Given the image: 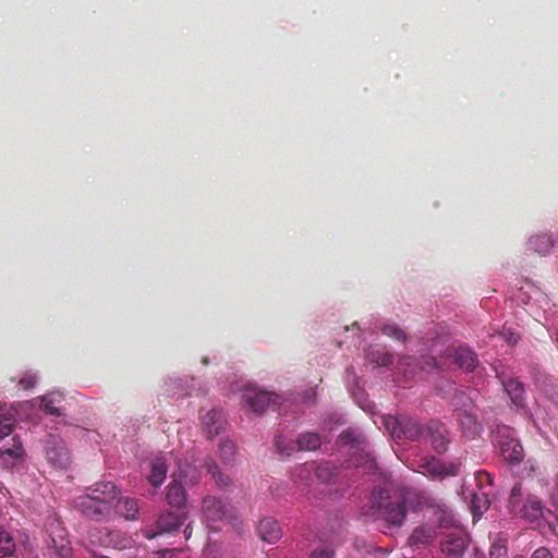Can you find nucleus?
Segmentation results:
<instances>
[{
  "label": "nucleus",
  "mask_w": 558,
  "mask_h": 558,
  "mask_svg": "<svg viewBox=\"0 0 558 558\" xmlns=\"http://www.w3.org/2000/svg\"><path fill=\"white\" fill-rule=\"evenodd\" d=\"M362 513L373 521H383L388 526L399 527L407 514L404 498L392 500L386 489H374Z\"/></svg>",
  "instance_id": "obj_1"
},
{
  "label": "nucleus",
  "mask_w": 558,
  "mask_h": 558,
  "mask_svg": "<svg viewBox=\"0 0 558 558\" xmlns=\"http://www.w3.org/2000/svg\"><path fill=\"white\" fill-rule=\"evenodd\" d=\"M117 487L111 482L98 483L90 493L78 498L77 507L90 519H99L110 510V504L117 498Z\"/></svg>",
  "instance_id": "obj_2"
},
{
  "label": "nucleus",
  "mask_w": 558,
  "mask_h": 558,
  "mask_svg": "<svg viewBox=\"0 0 558 558\" xmlns=\"http://www.w3.org/2000/svg\"><path fill=\"white\" fill-rule=\"evenodd\" d=\"M387 425H392L391 434L397 439L421 440L426 432V425L405 415L389 418Z\"/></svg>",
  "instance_id": "obj_3"
},
{
  "label": "nucleus",
  "mask_w": 558,
  "mask_h": 558,
  "mask_svg": "<svg viewBox=\"0 0 558 558\" xmlns=\"http://www.w3.org/2000/svg\"><path fill=\"white\" fill-rule=\"evenodd\" d=\"M25 450L17 436L11 438V444L0 445V468L12 470L24 460Z\"/></svg>",
  "instance_id": "obj_4"
},
{
  "label": "nucleus",
  "mask_w": 558,
  "mask_h": 558,
  "mask_svg": "<svg viewBox=\"0 0 558 558\" xmlns=\"http://www.w3.org/2000/svg\"><path fill=\"white\" fill-rule=\"evenodd\" d=\"M418 468L421 473L432 480H442L458 474V466L454 463H445L436 458H425Z\"/></svg>",
  "instance_id": "obj_5"
},
{
  "label": "nucleus",
  "mask_w": 558,
  "mask_h": 558,
  "mask_svg": "<svg viewBox=\"0 0 558 558\" xmlns=\"http://www.w3.org/2000/svg\"><path fill=\"white\" fill-rule=\"evenodd\" d=\"M279 396H272L266 390H260L246 383V405L256 412L263 413L268 408H275Z\"/></svg>",
  "instance_id": "obj_6"
},
{
  "label": "nucleus",
  "mask_w": 558,
  "mask_h": 558,
  "mask_svg": "<svg viewBox=\"0 0 558 558\" xmlns=\"http://www.w3.org/2000/svg\"><path fill=\"white\" fill-rule=\"evenodd\" d=\"M468 543L469 537L464 531H453L447 534L441 544V551L447 558H464Z\"/></svg>",
  "instance_id": "obj_7"
},
{
  "label": "nucleus",
  "mask_w": 558,
  "mask_h": 558,
  "mask_svg": "<svg viewBox=\"0 0 558 558\" xmlns=\"http://www.w3.org/2000/svg\"><path fill=\"white\" fill-rule=\"evenodd\" d=\"M447 434L448 432L444 424L438 421H432L426 425L423 439L429 441L436 452L442 453L447 450L449 444Z\"/></svg>",
  "instance_id": "obj_8"
},
{
  "label": "nucleus",
  "mask_w": 558,
  "mask_h": 558,
  "mask_svg": "<svg viewBox=\"0 0 558 558\" xmlns=\"http://www.w3.org/2000/svg\"><path fill=\"white\" fill-rule=\"evenodd\" d=\"M322 444L320 437L316 433H304L300 435L295 444L291 447H284L281 437L276 439L278 450L286 456H290L294 450H315Z\"/></svg>",
  "instance_id": "obj_9"
},
{
  "label": "nucleus",
  "mask_w": 558,
  "mask_h": 558,
  "mask_svg": "<svg viewBox=\"0 0 558 558\" xmlns=\"http://www.w3.org/2000/svg\"><path fill=\"white\" fill-rule=\"evenodd\" d=\"M203 511L207 521L217 522L222 519L231 520V509L216 497H206L203 500Z\"/></svg>",
  "instance_id": "obj_10"
},
{
  "label": "nucleus",
  "mask_w": 558,
  "mask_h": 558,
  "mask_svg": "<svg viewBox=\"0 0 558 558\" xmlns=\"http://www.w3.org/2000/svg\"><path fill=\"white\" fill-rule=\"evenodd\" d=\"M46 454L50 464L57 469L66 470L71 463L69 450L62 441H49Z\"/></svg>",
  "instance_id": "obj_11"
},
{
  "label": "nucleus",
  "mask_w": 558,
  "mask_h": 558,
  "mask_svg": "<svg viewBox=\"0 0 558 558\" xmlns=\"http://www.w3.org/2000/svg\"><path fill=\"white\" fill-rule=\"evenodd\" d=\"M184 520H185L184 517H181L174 512H171V511L165 512V513L160 514L157 520V530L158 531L156 533H151V532L147 531L145 533V536L150 539V538H154L157 534L169 533V532L175 531L177 529H179V526L181 524H183Z\"/></svg>",
  "instance_id": "obj_12"
},
{
  "label": "nucleus",
  "mask_w": 558,
  "mask_h": 558,
  "mask_svg": "<svg viewBox=\"0 0 558 558\" xmlns=\"http://www.w3.org/2000/svg\"><path fill=\"white\" fill-rule=\"evenodd\" d=\"M257 534L263 542L276 543L281 538L282 532L279 523L272 518H265L257 525Z\"/></svg>",
  "instance_id": "obj_13"
},
{
  "label": "nucleus",
  "mask_w": 558,
  "mask_h": 558,
  "mask_svg": "<svg viewBox=\"0 0 558 558\" xmlns=\"http://www.w3.org/2000/svg\"><path fill=\"white\" fill-rule=\"evenodd\" d=\"M223 424L225 418L219 411L210 410L202 416V425L208 438L217 436L223 428Z\"/></svg>",
  "instance_id": "obj_14"
},
{
  "label": "nucleus",
  "mask_w": 558,
  "mask_h": 558,
  "mask_svg": "<svg viewBox=\"0 0 558 558\" xmlns=\"http://www.w3.org/2000/svg\"><path fill=\"white\" fill-rule=\"evenodd\" d=\"M504 459L511 464H518L523 460V447L518 439L510 438L500 445Z\"/></svg>",
  "instance_id": "obj_15"
},
{
  "label": "nucleus",
  "mask_w": 558,
  "mask_h": 558,
  "mask_svg": "<svg viewBox=\"0 0 558 558\" xmlns=\"http://www.w3.org/2000/svg\"><path fill=\"white\" fill-rule=\"evenodd\" d=\"M502 386L508 393L511 402L518 407H524V388L521 381L515 378L502 379Z\"/></svg>",
  "instance_id": "obj_16"
},
{
  "label": "nucleus",
  "mask_w": 558,
  "mask_h": 558,
  "mask_svg": "<svg viewBox=\"0 0 558 558\" xmlns=\"http://www.w3.org/2000/svg\"><path fill=\"white\" fill-rule=\"evenodd\" d=\"M519 517H522L531 522L538 520L543 515L542 501L535 496H529L522 506Z\"/></svg>",
  "instance_id": "obj_17"
},
{
  "label": "nucleus",
  "mask_w": 558,
  "mask_h": 558,
  "mask_svg": "<svg viewBox=\"0 0 558 558\" xmlns=\"http://www.w3.org/2000/svg\"><path fill=\"white\" fill-rule=\"evenodd\" d=\"M97 541L102 546H110L117 549H124L132 545V539L119 531H108L104 537L100 536Z\"/></svg>",
  "instance_id": "obj_18"
},
{
  "label": "nucleus",
  "mask_w": 558,
  "mask_h": 558,
  "mask_svg": "<svg viewBox=\"0 0 558 558\" xmlns=\"http://www.w3.org/2000/svg\"><path fill=\"white\" fill-rule=\"evenodd\" d=\"M167 472H168V465H167L165 458L157 457L151 462V470H150V473H149L147 480L153 486L159 487L163 483Z\"/></svg>",
  "instance_id": "obj_19"
},
{
  "label": "nucleus",
  "mask_w": 558,
  "mask_h": 558,
  "mask_svg": "<svg viewBox=\"0 0 558 558\" xmlns=\"http://www.w3.org/2000/svg\"><path fill=\"white\" fill-rule=\"evenodd\" d=\"M527 245L530 250L536 252L539 255H547L551 252L554 247V240L551 235L547 233L536 234L531 236Z\"/></svg>",
  "instance_id": "obj_20"
},
{
  "label": "nucleus",
  "mask_w": 558,
  "mask_h": 558,
  "mask_svg": "<svg viewBox=\"0 0 558 558\" xmlns=\"http://www.w3.org/2000/svg\"><path fill=\"white\" fill-rule=\"evenodd\" d=\"M454 360L459 367L473 371L477 365L476 354L465 347H459L454 352Z\"/></svg>",
  "instance_id": "obj_21"
},
{
  "label": "nucleus",
  "mask_w": 558,
  "mask_h": 558,
  "mask_svg": "<svg viewBox=\"0 0 558 558\" xmlns=\"http://www.w3.org/2000/svg\"><path fill=\"white\" fill-rule=\"evenodd\" d=\"M167 501L172 507H183L186 501V493L183 486L177 481H172L167 490Z\"/></svg>",
  "instance_id": "obj_22"
},
{
  "label": "nucleus",
  "mask_w": 558,
  "mask_h": 558,
  "mask_svg": "<svg viewBox=\"0 0 558 558\" xmlns=\"http://www.w3.org/2000/svg\"><path fill=\"white\" fill-rule=\"evenodd\" d=\"M434 538V531L427 526L416 527L408 539L411 547L425 546Z\"/></svg>",
  "instance_id": "obj_23"
},
{
  "label": "nucleus",
  "mask_w": 558,
  "mask_h": 558,
  "mask_svg": "<svg viewBox=\"0 0 558 558\" xmlns=\"http://www.w3.org/2000/svg\"><path fill=\"white\" fill-rule=\"evenodd\" d=\"M489 494L490 490H478L472 495L471 510L473 517H480L489 507Z\"/></svg>",
  "instance_id": "obj_24"
},
{
  "label": "nucleus",
  "mask_w": 558,
  "mask_h": 558,
  "mask_svg": "<svg viewBox=\"0 0 558 558\" xmlns=\"http://www.w3.org/2000/svg\"><path fill=\"white\" fill-rule=\"evenodd\" d=\"M63 400V396L59 392H50L40 398L41 409L50 415H61L60 409L57 407Z\"/></svg>",
  "instance_id": "obj_25"
},
{
  "label": "nucleus",
  "mask_w": 558,
  "mask_h": 558,
  "mask_svg": "<svg viewBox=\"0 0 558 558\" xmlns=\"http://www.w3.org/2000/svg\"><path fill=\"white\" fill-rule=\"evenodd\" d=\"M117 511L126 520L137 519L138 506L137 501L132 498H124L118 501Z\"/></svg>",
  "instance_id": "obj_26"
},
{
  "label": "nucleus",
  "mask_w": 558,
  "mask_h": 558,
  "mask_svg": "<svg viewBox=\"0 0 558 558\" xmlns=\"http://www.w3.org/2000/svg\"><path fill=\"white\" fill-rule=\"evenodd\" d=\"M522 485L520 483L515 484L510 493L509 497V509L514 514L518 515L522 509Z\"/></svg>",
  "instance_id": "obj_27"
},
{
  "label": "nucleus",
  "mask_w": 558,
  "mask_h": 558,
  "mask_svg": "<svg viewBox=\"0 0 558 558\" xmlns=\"http://www.w3.org/2000/svg\"><path fill=\"white\" fill-rule=\"evenodd\" d=\"M16 545L12 534L5 530H0V554L2 556H12Z\"/></svg>",
  "instance_id": "obj_28"
},
{
  "label": "nucleus",
  "mask_w": 558,
  "mask_h": 558,
  "mask_svg": "<svg viewBox=\"0 0 558 558\" xmlns=\"http://www.w3.org/2000/svg\"><path fill=\"white\" fill-rule=\"evenodd\" d=\"M459 421L461 427L470 435H476L478 433V424L476 417L473 414L463 411L459 413Z\"/></svg>",
  "instance_id": "obj_29"
},
{
  "label": "nucleus",
  "mask_w": 558,
  "mask_h": 558,
  "mask_svg": "<svg viewBox=\"0 0 558 558\" xmlns=\"http://www.w3.org/2000/svg\"><path fill=\"white\" fill-rule=\"evenodd\" d=\"M381 331L384 335H386L395 340H398L401 342H404L407 340L405 332L396 324L384 325L381 328Z\"/></svg>",
  "instance_id": "obj_30"
},
{
  "label": "nucleus",
  "mask_w": 558,
  "mask_h": 558,
  "mask_svg": "<svg viewBox=\"0 0 558 558\" xmlns=\"http://www.w3.org/2000/svg\"><path fill=\"white\" fill-rule=\"evenodd\" d=\"M474 480L476 482V486H477L478 490H481V492L488 490L487 488H489L493 483L492 475L488 472L482 471V470L475 472Z\"/></svg>",
  "instance_id": "obj_31"
},
{
  "label": "nucleus",
  "mask_w": 558,
  "mask_h": 558,
  "mask_svg": "<svg viewBox=\"0 0 558 558\" xmlns=\"http://www.w3.org/2000/svg\"><path fill=\"white\" fill-rule=\"evenodd\" d=\"M15 428L14 420L7 416H0V445L5 437L10 436Z\"/></svg>",
  "instance_id": "obj_32"
},
{
  "label": "nucleus",
  "mask_w": 558,
  "mask_h": 558,
  "mask_svg": "<svg viewBox=\"0 0 558 558\" xmlns=\"http://www.w3.org/2000/svg\"><path fill=\"white\" fill-rule=\"evenodd\" d=\"M369 360L376 366H388L392 363V355L386 352L376 351L371 354Z\"/></svg>",
  "instance_id": "obj_33"
},
{
  "label": "nucleus",
  "mask_w": 558,
  "mask_h": 558,
  "mask_svg": "<svg viewBox=\"0 0 558 558\" xmlns=\"http://www.w3.org/2000/svg\"><path fill=\"white\" fill-rule=\"evenodd\" d=\"M37 384V375L31 371L25 372L19 379V386L24 390L33 389Z\"/></svg>",
  "instance_id": "obj_34"
},
{
  "label": "nucleus",
  "mask_w": 558,
  "mask_h": 558,
  "mask_svg": "<svg viewBox=\"0 0 558 558\" xmlns=\"http://www.w3.org/2000/svg\"><path fill=\"white\" fill-rule=\"evenodd\" d=\"M340 438L343 442L351 444L354 447H360L362 444L360 435L356 434L354 430L348 429L342 432Z\"/></svg>",
  "instance_id": "obj_35"
},
{
  "label": "nucleus",
  "mask_w": 558,
  "mask_h": 558,
  "mask_svg": "<svg viewBox=\"0 0 558 558\" xmlns=\"http://www.w3.org/2000/svg\"><path fill=\"white\" fill-rule=\"evenodd\" d=\"M220 452L226 460L231 459L234 456L235 448L231 440H225L220 445Z\"/></svg>",
  "instance_id": "obj_36"
},
{
  "label": "nucleus",
  "mask_w": 558,
  "mask_h": 558,
  "mask_svg": "<svg viewBox=\"0 0 558 558\" xmlns=\"http://www.w3.org/2000/svg\"><path fill=\"white\" fill-rule=\"evenodd\" d=\"M490 558H506L507 547L505 544H494L489 553Z\"/></svg>",
  "instance_id": "obj_37"
},
{
  "label": "nucleus",
  "mask_w": 558,
  "mask_h": 558,
  "mask_svg": "<svg viewBox=\"0 0 558 558\" xmlns=\"http://www.w3.org/2000/svg\"><path fill=\"white\" fill-rule=\"evenodd\" d=\"M311 558H333V551L327 547L317 548L312 553Z\"/></svg>",
  "instance_id": "obj_38"
},
{
  "label": "nucleus",
  "mask_w": 558,
  "mask_h": 558,
  "mask_svg": "<svg viewBox=\"0 0 558 558\" xmlns=\"http://www.w3.org/2000/svg\"><path fill=\"white\" fill-rule=\"evenodd\" d=\"M531 558H554V556L548 548L539 547L532 554Z\"/></svg>",
  "instance_id": "obj_39"
},
{
  "label": "nucleus",
  "mask_w": 558,
  "mask_h": 558,
  "mask_svg": "<svg viewBox=\"0 0 558 558\" xmlns=\"http://www.w3.org/2000/svg\"><path fill=\"white\" fill-rule=\"evenodd\" d=\"M502 337L510 343H517L518 340H519V335L510 331V330H505L502 332Z\"/></svg>",
  "instance_id": "obj_40"
},
{
  "label": "nucleus",
  "mask_w": 558,
  "mask_h": 558,
  "mask_svg": "<svg viewBox=\"0 0 558 558\" xmlns=\"http://www.w3.org/2000/svg\"><path fill=\"white\" fill-rule=\"evenodd\" d=\"M60 558H70L71 549L66 545H61L58 549Z\"/></svg>",
  "instance_id": "obj_41"
},
{
  "label": "nucleus",
  "mask_w": 558,
  "mask_h": 558,
  "mask_svg": "<svg viewBox=\"0 0 558 558\" xmlns=\"http://www.w3.org/2000/svg\"><path fill=\"white\" fill-rule=\"evenodd\" d=\"M326 471H327V469H325V468H320V466H319V468L317 469V476H318L319 478L327 480V477L324 475V473H325Z\"/></svg>",
  "instance_id": "obj_42"
},
{
  "label": "nucleus",
  "mask_w": 558,
  "mask_h": 558,
  "mask_svg": "<svg viewBox=\"0 0 558 558\" xmlns=\"http://www.w3.org/2000/svg\"><path fill=\"white\" fill-rule=\"evenodd\" d=\"M217 483L219 485H227L228 484V477L225 480L220 473L217 475Z\"/></svg>",
  "instance_id": "obj_43"
},
{
  "label": "nucleus",
  "mask_w": 558,
  "mask_h": 558,
  "mask_svg": "<svg viewBox=\"0 0 558 558\" xmlns=\"http://www.w3.org/2000/svg\"><path fill=\"white\" fill-rule=\"evenodd\" d=\"M192 534V530L190 529V526L187 525L184 530V535H185V538H190Z\"/></svg>",
  "instance_id": "obj_44"
},
{
  "label": "nucleus",
  "mask_w": 558,
  "mask_h": 558,
  "mask_svg": "<svg viewBox=\"0 0 558 558\" xmlns=\"http://www.w3.org/2000/svg\"><path fill=\"white\" fill-rule=\"evenodd\" d=\"M202 362H203V364L208 365L209 360H208V357H204V359L202 360Z\"/></svg>",
  "instance_id": "obj_45"
},
{
  "label": "nucleus",
  "mask_w": 558,
  "mask_h": 558,
  "mask_svg": "<svg viewBox=\"0 0 558 558\" xmlns=\"http://www.w3.org/2000/svg\"><path fill=\"white\" fill-rule=\"evenodd\" d=\"M537 469H538V466H535V465H533V464L531 465V471H532V472H535Z\"/></svg>",
  "instance_id": "obj_46"
},
{
  "label": "nucleus",
  "mask_w": 558,
  "mask_h": 558,
  "mask_svg": "<svg viewBox=\"0 0 558 558\" xmlns=\"http://www.w3.org/2000/svg\"><path fill=\"white\" fill-rule=\"evenodd\" d=\"M210 472L213 473L214 476H216V472L210 468Z\"/></svg>",
  "instance_id": "obj_47"
},
{
  "label": "nucleus",
  "mask_w": 558,
  "mask_h": 558,
  "mask_svg": "<svg viewBox=\"0 0 558 558\" xmlns=\"http://www.w3.org/2000/svg\"><path fill=\"white\" fill-rule=\"evenodd\" d=\"M94 537H95V535L90 534L92 542H95Z\"/></svg>",
  "instance_id": "obj_48"
},
{
  "label": "nucleus",
  "mask_w": 558,
  "mask_h": 558,
  "mask_svg": "<svg viewBox=\"0 0 558 558\" xmlns=\"http://www.w3.org/2000/svg\"><path fill=\"white\" fill-rule=\"evenodd\" d=\"M325 473H327V475L325 476L328 478V476H330V473H328V470Z\"/></svg>",
  "instance_id": "obj_49"
},
{
  "label": "nucleus",
  "mask_w": 558,
  "mask_h": 558,
  "mask_svg": "<svg viewBox=\"0 0 558 558\" xmlns=\"http://www.w3.org/2000/svg\"><path fill=\"white\" fill-rule=\"evenodd\" d=\"M513 558H524L523 556H514Z\"/></svg>",
  "instance_id": "obj_50"
}]
</instances>
